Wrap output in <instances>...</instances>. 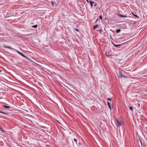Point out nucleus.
Wrapping results in <instances>:
<instances>
[{"label": "nucleus", "mask_w": 147, "mask_h": 147, "mask_svg": "<svg viewBox=\"0 0 147 147\" xmlns=\"http://www.w3.org/2000/svg\"><path fill=\"white\" fill-rule=\"evenodd\" d=\"M86 1H87L88 2V3H89V1H88V0H86Z\"/></svg>", "instance_id": "28"}, {"label": "nucleus", "mask_w": 147, "mask_h": 147, "mask_svg": "<svg viewBox=\"0 0 147 147\" xmlns=\"http://www.w3.org/2000/svg\"><path fill=\"white\" fill-rule=\"evenodd\" d=\"M51 3H52V5H53H53H54V2H53L52 1V2H51Z\"/></svg>", "instance_id": "25"}, {"label": "nucleus", "mask_w": 147, "mask_h": 147, "mask_svg": "<svg viewBox=\"0 0 147 147\" xmlns=\"http://www.w3.org/2000/svg\"><path fill=\"white\" fill-rule=\"evenodd\" d=\"M3 107L5 108H9L10 107L9 106L4 105L3 106Z\"/></svg>", "instance_id": "9"}, {"label": "nucleus", "mask_w": 147, "mask_h": 147, "mask_svg": "<svg viewBox=\"0 0 147 147\" xmlns=\"http://www.w3.org/2000/svg\"><path fill=\"white\" fill-rule=\"evenodd\" d=\"M90 5H91V6L92 7L93 4L94 3V2H93L91 1H90Z\"/></svg>", "instance_id": "4"}, {"label": "nucleus", "mask_w": 147, "mask_h": 147, "mask_svg": "<svg viewBox=\"0 0 147 147\" xmlns=\"http://www.w3.org/2000/svg\"><path fill=\"white\" fill-rule=\"evenodd\" d=\"M0 130L1 131H2L3 133H4V132H5V131L3 130L0 127Z\"/></svg>", "instance_id": "14"}, {"label": "nucleus", "mask_w": 147, "mask_h": 147, "mask_svg": "<svg viewBox=\"0 0 147 147\" xmlns=\"http://www.w3.org/2000/svg\"><path fill=\"white\" fill-rule=\"evenodd\" d=\"M76 30H77V31H79V30H78V29H77L76 28Z\"/></svg>", "instance_id": "26"}, {"label": "nucleus", "mask_w": 147, "mask_h": 147, "mask_svg": "<svg viewBox=\"0 0 147 147\" xmlns=\"http://www.w3.org/2000/svg\"><path fill=\"white\" fill-rule=\"evenodd\" d=\"M32 27L33 28H37V25L33 26H32Z\"/></svg>", "instance_id": "15"}, {"label": "nucleus", "mask_w": 147, "mask_h": 147, "mask_svg": "<svg viewBox=\"0 0 147 147\" xmlns=\"http://www.w3.org/2000/svg\"><path fill=\"white\" fill-rule=\"evenodd\" d=\"M98 27V25H95L94 26V30H95L96 28Z\"/></svg>", "instance_id": "6"}, {"label": "nucleus", "mask_w": 147, "mask_h": 147, "mask_svg": "<svg viewBox=\"0 0 147 147\" xmlns=\"http://www.w3.org/2000/svg\"><path fill=\"white\" fill-rule=\"evenodd\" d=\"M97 4L96 3H95L94 5V7H95V6H96L97 5Z\"/></svg>", "instance_id": "20"}, {"label": "nucleus", "mask_w": 147, "mask_h": 147, "mask_svg": "<svg viewBox=\"0 0 147 147\" xmlns=\"http://www.w3.org/2000/svg\"><path fill=\"white\" fill-rule=\"evenodd\" d=\"M136 105L137 106H138V107L139 108H140V104H139V103H137L136 104Z\"/></svg>", "instance_id": "10"}, {"label": "nucleus", "mask_w": 147, "mask_h": 147, "mask_svg": "<svg viewBox=\"0 0 147 147\" xmlns=\"http://www.w3.org/2000/svg\"><path fill=\"white\" fill-rule=\"evenodd\" d=\"M106 55L107 57L108 56V55H107V54H106Z\"/></svg>", "instance_id": "27"}, {"label": "nucleus", "mask_w": 147, "mask_h": 147, "mask_svg": "<svg viewBox=\"0 0 147 147\" xmlns=\"http://www.w3.org/2000/svg\"><path fill=\"white\" fill-rule=\"evenodd\" d=\"M116 121L117 123V125L118 126H120L122 125V122L121 121H119L118 119H116Z\"/></svg>", "instance_id": "1"}, {"label": "nucleus", "mask_w": 147, "mask_h": 147, "mask_svg": "<svg viewBox=\"0 0 147 147\" xmlns=\"http://www.w3.org/2000/svg\"><path fill=\"white\" fill-rule=\"evenodd\" d=\"M99 18L101 20H102V16H100Z\"/></svg>", "instance_id": "16"}, {"label": "nucleus", "mask_w": 147, "mask_h": 147, "mask_svg": "<svg viewBox=\"0 0 147 147\" xmlns=\"http://www.w3.org/2000/svg\"><path fill=\"white\" fill-rule=\"evenodd\" d=\"M120 76L121 77H122V76L124 77H127L126 76H124V75H123L120 72Z\"/></svg>", "instance_id": "7"}, {"label": "nucleus", "mask_w": 147, "mask_h": 147, "mask_svg": "<svg viewBox=\"0 0 147 147\" xmlns=\"http://www.w3.org/2000/svg\"><path fill=\"white\" fill-rule=\"evenodd\" d=\"M121 31V30L120 29H117L116 31V32L117 33H119Z\"/></svg>", "instance_id": "8"}, {"label": "nucleus", "mask_w": 147, "mask_h": 147, "mask_svg": "<svg viewBox=\"0 0 147 147\" xmlns=\"http://www.w3.org/2000/svg\"><path fill=\"white\" fill-rule=\"evenodd\" d=\"M21 55L24 57H26V56L22 53L21 54Z\"/></svg>", "instance_id": "17"}, {"label": "nucleus", "mask_w": 147, "mask_h": 147, "mask_svg": "<svg viewBox=\"0 0 147 147\" xmlns=\"http://www.w3.org/2000/svg\"><path fill=\"white\" fill-rule=\"evenodd\" d=\"M74 141H75L76 142V143H77V140L76 139L74 138Z\"/></svg>", "instance_id": "18"}, {"label": "nucleus", "mask_w": 147, "mask_h": 147, "mask_svg": "<svg viewBox=\"0 0 147 147\" xmlns=\"http://www.w3.org/2000/svg\"><path fill=\"white\" fill-rule=\"evenodd\" d=\"M99 31H100V32H101V30H99Z\"/></svg>", "instance_id": "29"}, {"label": "nucleus", "mask_w": 147, "mask_h": 147, "mask_svg": "<svg viewBox=\"0 0 147 147\" xmlns=\"http://www.w3.org/2000/svg\"><path fill=\"white\" fill-rule=\"evenodd\" d=\"M4 47L5 48L9 49H13L10 47H7L6 46H4Z\"/></svg>", "instance_id": "5"}, {"label": "nucleus", "mask_w": 147, "mask_h": 147, "mask_svg": "<svg viewBox=\"0 0 147 147\" xmlns=\"http://www.w3.org/2000/svg\"><path fill=\"white\" fill-rule=\"evenodd\" d=\"M0 113H3V114L5 115H7V113H5V112H1V111H0Z\"/></svg>", "instance_id": "11"}, {"label": "nucleus", "mask_w": 147, "mask_h": 147, "mask_svg": "<svg viewBox=\"0 0 147 147\" xmlns=\"http://www.w3.org/2000/svg\"><path fill=\"white\" fill-rule=\"evenodd\" d=\"M107 100H110V101H111V98H108L107 99Z\"/></svg>", "instance_id": "19"}, {"label": "nucleus", "mask_w": 147, "mask_h": 147, "mask_svg": "<svg viewBox=\"0 0 147 147\" xmlns=\"http://www.w3.org/2000/svg\"><path fill=\"white\" fill-rule=\"evenodd\" d=\"M133 107H131L129 108V109L132 111H133Z\"/></svg>", "instance_id": "12"}, {"label": "nucleus", "mask_w": 147, "mask_h": 147, "mask_svg": "<svg viewBox=\"0 0 147 147\" xmlns=\"http://www.w3.org/2000/svg\"><path fill=\"white\" fill-rule=\"evenodd\" d=\"M114 45L116 47H117L118 46H120L121 45Z\"/></svg>", "instance_id": "13"}, {"label": "nucleus", "mask_w": 147, "mask_h": 147, "mask_svg": "<svg viewBox=\"0 0 147 147\" xmlns=\"http://www.w3.org/2000/svg\"><path fill=\"white\" fill-rule=\"evenodd\" d=\"M17 52L20 54V55L22 53H20V52H19L18 51H17Z\"/></svg>", "instance_id": "24"}, {"label": "nucleus", "mask_w": 147, "mask_h": 147, "mask_svg": "<svg viewBox=\"0 0 147 147\" xmlns=\"http://www.w3.org/2000/svg\"><path fill=\"white\" fill-rule=\"evenodd\" d=\"M39 29L40 30V31H39V32H41L42 30V26H39Z\"/></svg>", "instance_id": "3"}, {"label": "nucleus", "mask_w": 147, "mask_h": 147, "mask_svg": "<svg viewBox=\"0 0 147 147\" xmlns=\"http://www.w3.org/2000/svg\"><path fill=\"white\" fill-rule=\"evenodd\" d=\"M134 15L136 17H138L135 14H134Z\"/></svg>", "instance_id": "23"}, {"label": "nucleus", "mask_w": 147, "mask_h": 147, "mask_svg": "<svg viewBox=\"0 0 147 147\" xmlns=\"http://www.w3.org/2000/svg\"><path fill=\"white\" fill-rule=\"evenodd\" d=\"M108 106H109V107L110 108V109H111V105H109Z\"/></svg>", "instance_id": "21"}, {"label": "nucleus", "mask_w": 147, "mask_h": 147, "mask_svg": "<svg viewBox=\"0 0 147 147\" xmlns=\"http://www.w3.org/2000/svg\"><path fill=\"white\" fill-rule=\"evenodd\" d=\"M119 16L121 17V18H123V17H125V18H130V17L129 16H124V15H122V14H119Z\"/></svg>", "instance_id": "2"}, {"label": "nucleus", "mask_w": 147, "mask_h": 147, "mask_svg": "<svg viewBox=\"0 0 147 147\" xmlns=\"http://www.w3.org/2000/svg\"><path fill=\"white\" fill-rule=\"evenodd\" d=\"M107 104L108 105H110V102H107Z\"/></svg>", "instance_id": "22"}]
</instances>
